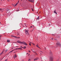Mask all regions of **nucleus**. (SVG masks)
Returning <instances> with one entry per match:
<instances>
[{"label": "nucleus", "instance_id": "15", "mask_svg": "<svg viewBox=\"0 0 61 61\" xmlns=\"http://www.w3.org/2000/svg\"><path fill=\"white\" fill-rule=\"evenodd\" d=\"M26 34H27L28 35H29V33L27 32V33H26Z\"/></svg>", "mask_w": 61, "mask_h": 61}, {"label": "nucleus", "instance_id": "8", "mask_svg": "<svg viewBox=\"0 0 61 61\" xmlns=\"http://www.w3.org/2000/svg\"><path fill=\"white\" fill-rule=\"evenodd\" d=\"M10 41L9 40H7V42H8V43H10Z\"/></svg>", "mask_w": 61, "mask_h": 61}, {"label": "nucleus", "instance_id": "48", "mask_svg": "<svg viewBox=\"0 0 61 61\" xmlns=\"http://www.w3.org/2000/svg\"><path fill=\"white\" fill-rule=\"evenodd\" d=\"M5 46H6V45H5Z\"/></svg>", "mask_w": 61, "mask_h": 61}, {"label": "nucleus", "instance_id": "23", "mask_svg": "<svg viewBox=\"0 0 61 61\" xmlns=\"http://www.w3.org/2000/svg\"><path fill=\"white\" fill-rule=\"evenodd\" d=\"M7 61V59H6L5 61Z\"/></svg>", "mask_w": 61, "mask_h": 61}, {"label": "nucleus", "instance_id": "33", "mask_svg": "<svg viewBox=\"0 0 61 61\" xmlns=\"http://www.w3.org/2000/svg\"><path fill=\"white\" fill-rule=\"evenodd\" d=\"M33 45H35V44H33Z\"/></svg>", "mask_w": 61, "mask_h": 61}, {"label": "nucleus", "instance_id": "19", "mask_svg": "<svg viewBox=\"0 0 61 61\" xmlns=\"http://www.w3.org/2000/svg\"><path fill=\"white\" fill-rule=\"evenodd\" d=\"M39 17H38L37 18V19L38 20V19H39Z\"/></svg>", "mask_w": 61, "mask_h": 61}, {"label": "nucleus", "instance_id": "29", "mask_svg": "<svg viewBox=\"0 0 61 61\" xmlns=\"http://www.w3.org/2000/svg\"><path fill=\"white\" fill-rule=\"evenodd\" d=\"M29 1H30V2L31 0H29Z\"/></svg>", "mask_w": 61, "mask_h": 61}, {"label": "nucleus", "instance_id": "22", "mask_svg": "<svg viewBox=\"0 0 61 61\" xmlns=\"http://www.w3.org/2000/svg\"><path fill=\"white\" fill-rule=\"evenodd\" d=\"M2 36H0V40H1V37Z\"/></svg>", "mask_w": 61, "mask_h": 61}, {"label": "nucleus", "instance_id": "11", "mask_svg": "<svg viewBox=\"0 0 61 61\" xmlns=\"http://www.w3.org/2000/svg\"><path fill=\"white\" fill-rule=\"evenodd\" d=\"M25 33H28V30H26Z\"/></svg>", "mask_w": 61, "mask_h": 61}, {"label": "nucleus", "instance_id": "49", "mask_svg": "<svg viewBox=\"0 0 61 61\" xmlns=\"http://www.w3.org/2000/svg\"><path fill=\"white\" fill-rule=\"evenodd\" d=\"M41 58V59H42V58Z\"/></svg>", "mask_w": 61, "mask_h": 61}, {"label": "nucleus", "instance_id": "38", "mask_svg": "<svg viewBox=\"0 0 61 61\" xmlns=\"http://www.w3.org/2000/svg\"><path fill=\"white\" fill-rule=\"evenodd\" d=\"M32 10L33 11V9H32Z\"/></svg>", "mask_w": 61, "mask_h": 61}, {"label": "nucleus", "instance_id": "46", "mask_svg": "<svg viewBox=\"0 0 61 61\" xmlns=\"http://www.w3.org/2000/svg\"><path fill=\"white\" fill-rule=\"evenodd\" d=\"M40 54H41V53H40Z\"/></svg>", "mask_w": 61, "mask_h": 61}, {"label": "nucleus", "instance_id": "43", "mask_svg": "<svg viewBox=\"0 0 61 61\" xmlns=\"http://www.w3.org/2000/svg\"><path fill=\"white\" fill-rule=\"evenodd\" d=\"M16 47H18V46H16Z\"/></svg>", "mask_w": 61, "mask_h": 61}, {"label": "nucleus", "instance_id": "3", "mask_svg": "<svg viewBox=\"0 0 61 61\" xmlns=\"http://www.w3.org/2000/svg\"><path fill=\"white\" fill-rule=\"evenodd\" d=\"M11 36L12 37H14V38H15L17 39V38H19V39L20 38V37H17L16 36H15L13 35Z\"/></svg>", "mask_w": 61, "mask_h": 61}, {"label": "nucleus", "instance_id": "18", "mask_svg": "<svg viewBox=\"0 0 61 61\" xmlns=\"http://www.w3.org/2000/svg\"><path fill=\"white\" fill-rule=\"evenodd\" d=\"M7 50H8L6 49L5 51V52H6L7 51Z\"/></svg>", "mask_w": 61, "mask_h": 61}, {"label": "nucleus", "instance_id": "13", "mask_svg": "<svg viewBox=\"0 0 61 61\" xmlns=\"http://www.w3.org/2000/svg\"><path fill=\"white\" fill-rule=\"evenodd\" d=\"M7 11H8V12H9H9H10V11L9 10V9H7Z\"/></svg>", "mask_w": 61, "mask_h": 61}, {"label": "nucleus", "instance_id": "45", "mask_svg": "<svg viewBox=\"0 0 61 61\" xmlns=\"http://www.w3.org/2000/svg\"><path fill=\"white\" fill-rule=\"evenodd\" d=\"M19 2V1H18V2Z\"/></svg>", "mask_w": 61, "mask_h": 61}, {"label": "nucleus", "instance_id": "25", "mask_svg": "<svg viewBox=\"0 0 61 61\" xmlns=\"http://www.w3.org/2000/svg\"><path fill=\"white\" fill-rule=\"evenodd\" d=\"M28 52H30H30H31V51H29V50L28 51Z\"/></svg>", "mask_w": 61, "mask_h": 61}, {"label": "nucleus", "instance_id": "6", "mask_svg": "<svg viewBox=\"0 0 61 61\" xmlns=\"http://www.w3.org/2000/svg\"><path fill=\"white\" fill-rule=\"evenodd\" d=\"M16 57H17V56H16V54H15L14 56V58H16Z\"/></svg>", "mask_w": 61, "mask_h": 61}, {"label": "nucleus", "instance_id": "20", "mask_svg": "<svg viewBox=\"0 0 61 61\" xmlns=\"http://www.w3.org/2000/svg\"><path fill=\"white\" fill-rule=\"evenodd\" d=\"M18 4V3H17L15 5V6L16 5H17V4Z\"/></svg>", "mask_w": 61, "mask_h": 61}, {"label": "nucleus", "instance_id": "28", "mask_svg": "<svg viewBox=\"0 0 61 61\" xmlns=\"http://www.w3.org/2000/svg\"><path fill=\"white\" fill-rule=\"evenodd\" d=\"M51 40H53V38H52L51 39Z\"/></svg>", "mask_w": 61, "mask_h": 61}, {"label": "nucleus", "instance_id": "34", "mask_svg": "<svg viewBox=\"0 0 61 61\" xmlns=\"http://www.w3.org/2000/svg\"><path fill=\"white\" fill-rule=\"evenodd\" d=\"M28 55H29H29H30V54H28Z\"/></svg>", "mask_w": 61, "mask_h": 61}, {"label": "nucleus", "instance_id": "35", "mask_svg": "<svg viewBox=\"0 0 61 61\" xmlns=\"http://www.w3.org/2000/svg\"><path fill=\"white\" fill-rule=\"evenodd\" d=\"M54 40H56V39H55H55L54 38Z\"/></svg>", "mask_w": 61, "mask_h": 61}, {"label": "nucleus", "instance_id": "1", "mask_svg": "<svg viewBox=\"0 0 61 61\" xmlns=\"http://www.w3.org/2000/svg\"><path fill=\"white\" fill-rule=\"evenodd\" d=\"M17 42L18 43H20V44H24V45H26V46L27 45V44L25 42L23 41V42H22L20 41H17Z\"/></svg>", "mask_w": 61, "mask_h": 61}, {"label": "nucleus", "instance_id": "4", "mask_svg": "<svg viewBox=\"0 0 61 61\" xmlns=\"http://www.w3.org/2000/svg\"><path fill=\"white\" fill-rule=\"evenodd\" d=\"M53 58L50 57V61H53Z\"/></svg>", "mask_w": 61, "mask_h": 61}, {"label": "nucleus", "instance_id": "32", "mask_svg": "<svg viewBox=\"0 0 61 61\" xmlns=\"http://www.w3.org/2000/svg\"><path fill=\"white\" fill-rule=\"evenodd\" d=\"M36 46L37 47H38V46H37V45H36Z\"/></svg>", "mask_w": 61, "mask_h": 61}, {"label": "nucleus", "instance_id": "27", "mask_svg": "<svg viewBox=\"0 0 61 61\" xmlns=\"http://www.w3.org/2000/svg\"><path fill=\"white\" fill-rule=\"evenodd\" d=\"M22 48H23L24 49H25V48H24L23 47H22Z\"/></svg>", "mask_w": 61, "mask_h": 61}, {"label": "nucleus", "instance_id": "14", "mask_svg": "<svg viewBox=\"0 0 61 61\" xmlns=\"http://www.w3.org/2000/svg\"><path fill=\"white\" fill-rule=\"evenodd\" d=\"M3 52H4V51H3L1 53H0V56L2 55V54L3 53Z\"/></svg>", "mask_w": 61, "mask_h": 61}, {"label": "nucleus", "instance_id": "51", "mask_svg": "<svg viewBox=\"0 0 61 61\" xmlns=\"http://www.w3.org/2000/svg\"><path fill=\"white\" fill-rule=\"evenodd\" d=\"M13 48H12V49H13Z\"/></svg>", "mask_w": 61, "mask_h": 61}, {"label": "nucleus", "instance_id": "16", "mask_svg": "<svg viewBox=\"0 0 61 61\" xmlns=\"http://www.w3.org/2000/svg\"><path fill=\"white\" fill-rule=\"evenodd\" d=\"M18 49H20V50H22V49L21 48H18Z\"/></svg>", "mask_w": 61, "mask_h": 61}, {"label": "nucleus", "instance_id": "50", "mask_svg": "<svg viewBox=\"0 0 61 61\" xmlns=\"http://www.w3.org/2000/svg\"><path fill=\"white\" fill-rule=\"evenodd\" d=\"M33 30H32V31H33Z\"/></svg>", "mask_w": 61, "mask_h": 61}, {"label": "nucleus", "instance_id": "21", "mask_svg": "<svg viewBox=\"0 0 61 61\" xmlns=\"http://www.w3.org/2000/svg\"><path fill=\"white\" fill-rule=\"evenodd\" d=\"M31 60L30 59H28V61H30Z\"/></svg>", "mask_w": 61, "mask_h": 61}, {"label": "nucleus", "instance_id": "44", "mask_svg": "<svg viewBox=\"0 0 61 61\" xmlns=\"http://www.w3.org/2000/svg\"><path fill=\"white\" fill-rule=\"evenodd\" d=\"M32 30H31V32H32Z\"/></svg>", "mask_w": 61, "mask_h": 61}, {"label": "nucleus", "instance_id": "5", "mask_svg": "<svg viewBox=\"0 0 61 61\" xmlns=\"http://www.w3.org/2000/svg\"><path fill=\"white\" fill-rule=\"evenodd\" d=\"M38 58H36V59H34V61H36V60H38Z\"/></svg>", "mask_w": 61, "mask_h": 61}, {"label": "nucleus", "instance_id": "53", "mask_svg": "<svg viewBox=\"0 0 61 61\" xmlns=\"http://www.w3.org/2000/svg\"><path fill=\"white\" fill-rule=\"evenodd\" d=\"M0 23H1V22H0Z\"/></svg>", "mask_w": 61, "mask_h": 61}, {"label": "nucleus", "instance_id": "40", "mask_svg": "<svg viewBox=\"0 0 61 61\" xmlns=\"http://www.w3.org/2000/svg\"><path fill=\"white\" fill-rule=\"evenodd\" d=\"M34 53H36V52L34 51Z\"/></svg>", "mask_w": 61, "mask_h": 61}, {"label": "nucleus", "instance_id": "7", "mask_svg": "<svg viewBox=\"0 0 61 61\" xmlns=\"http://www.w3.org/2000/svg\"><path fill=\"white\" fill-rule=\"evenodd\" d=\"M15 49H14L13 50H12V51H10L9 53H11V52H13V51H15Z\"/></svg>", "mask_w": 61, "mask_h": 61}, {"label": "nucleus", "instance_id": "39", "mask_svg": "<svg viewBox=\"0 0 61 61\" xmlns=\"http://www.w3.org/2000/svg\"><path fill=\"white\" fill-rule=\"evenodd\" d=\"M57 61H58V60H57Z\"/></svg>", "mask_w": 61, "mask_h": 61}, {"label": "nucleus", "instance_id": "17", "mask_svg": "<svg viewBox=\"0 0 61 61\" xmlns=\"http://www.w3.org/2000/svg\"><path fill=\"white\" fill-rule=\"evenodd\" d=\"M24 25L26 26V27H27V26H26V24H24Z\"/></svg>", "mask_w": 61, "mask_h": 61}, {"label": "nucleus", "instance_id": "30", "mask_svg": "<svg viewBox=\"0 0 61 61\" xmlns=\"http://www.w3.org/2000/svg\"><path fill=\"white\" fill-rule=\"evenodd\" d=\"M20 47H21V48H22V47H21V46Z\"/></svg>", "mask_w": 61, "mask_h": 61}, {"label": "nucleus", "instance_id": "42", "mask_svg": "<svg viewBox=\"0 0 61 61\" xmlns=\"http://www.w3.org/2000/svg\"><path fill=\"white\" fill-rule=\"evenodd\" d=\"M38 48H39V47L38 46Z\"/></svg>", "mask_w": 61, "mask_h": 61}, {"label": "nucleus", "instance_id": "10", "mask_svg": "<svg viewBox=\"0 0 61 61\" xmlns=\"http://www.w3.org/2000/svg\"><path fill=\"white\" fill-rule=\"evenodd\" d=\"M56 10H55L54 11V12L55 13V14H56V15H57V13L56 12Z\"/></svg>", "mask_w": 61, "mask_h": 61}, {"label": "nucleus", "instance_id": "24", "mask_svg": "<svg viewBox=\"0 0 61 61\" xmlns=\"http://www.w3.org/2000/svg\"><path fill=\"white\" fill-rule=\"evenodd\" d=\"M29 45L30 46H31V43H29Z\"/></svg>", "mask_w": 61, "mask_h": 61}, {"label": "nucleus", "instance_id": "41", "mask_svg": "<svg viewBox=\"0 0 61 61\" xmlns=\"http://www.w3.org/2000/svg\"><path fill=\"white\" fill-rule=\"evenodd\" d=\"M22 61H24L23 60H22Z\"/></svg>", "mask_w": 61, "mask_h": 61}, {"label": "nucleus", "instance_id": "47", "mask_svg": "<svg viewBox=\"0 0 61 61\" xmlns=\"http://www.w3.org/2000/svg\"><path fill=\"white\" fill-rule=\"evenodd\" d=\"M36 54L37 55V54Z\"/></svg>", "mask_w": 61, "mask_h": 61}, {"label": "nucleus", "instance_id": "36", "mask_svg": "<svg viewBox=\"0 0 61 61\" xmlns=\"http://www.w3.org/2000/svg\"><path fill=\"white\" fill-rule=\"evenodd\" d=\"M40 52H41V53H43V52H42L41 51H40Z\"/></svg>", "mask_w": 61, "mask_h": 61}, {"label": "nucleus", "instance_id": "12", "mask_svg": "<svg viewBox=\"0 0 61 61\" xmlns=\"http://www.w3.org/2000/svg\"><path fill=\"white\" fill-rule=\"evenodd\" d=\"M30 2H32V3H34V0H30Z\"/></svg>", "mask_w": 61, "mask_h": 61}, {"label": "nucleus", "instance_id": "37", "mask_svg": "<svg viewBox=\"0 0 61 61\" xmlns=\"http://www.w3.org/2000/svg\"><path fill=\"white\" fill-rule=\"evenodd\" d=\"M27 54H28V53H27L26 55H27Z\"/></svg>", "mask_w": 61, "mask_h": 61}, {"label": "nucleus", "instance_id": "52", "mask_svg": "<svg viewBox=\"0 0 61 61\" xmlns=\"http://www.w3.org/2000/svg\"><path fill=\"white\" fill-rule=\"evenodd\" d=\"M21 0V1H22V0Z\"/></svg>", "mask_w": 61, "mask_h": 61}, {"label": "nucleus", "instance_id": "9", "mask_svg": "<svg viewBox=\"0 0 61 61\" xmlns=\"http://www.w3.org/2000/svg\"><path fill=\"white\" fill-rule=\"evenodd\" d=\"M0 10L1 12H3L4 11V9H0Z\"/></svg>", "mask_w": 61, "mask_h": 61}, {"label": "nucleus", "instance_id": "26", "mask_svg": "<svg viewBox=\"0 0 61 61\" xmlns=\"http://www.w3.org/2000/svg\"><path fill=\"white\" fill-rule=\"evenodd\" d=\"M32 27H33V26H31L30 27V28H32Z\"/></svg>", "mask_w": 61, "mask_h": 61}, {"label": "nucleus", "instance_id": "31", "mask_svg": "<svg viewBox=\"0 0 61 61\" xmlns=\"http://www.w3.org/2000/svg\"><path fill=\"white\" fill-rule=\"evenodd\" d=\"M24 47H25V48H26V46H24Z\"/></svg>", "mask_w": 61, "mask_h": 61}, {"label": "nucleus", "instance_id": "2", "mask_svg": "<svg viewBox=\"0 0 61 61\" xmlns=\"http://www.w3.org/2000/svg\"><path fill=\"white\" fill-rule=\"evenodd\" d=\"M56 45L57 46H59V47H61V44H60V43L59 42H57L56 44Z\"/></svg>", "mask_w": 61, "mask_h": 61}]
</instances>
